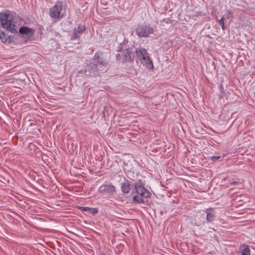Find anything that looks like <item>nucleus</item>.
Here are the masks:
<instances>
[{"label":"nucleus","mask_w":255,"mask_h":255,"mask_svg":"<svg viewBox=\"0 0 255 255\" xmlns=\"http://www.w3.org/2000/svg\"><path fill=\"white\" fill-rule=\"evenodd\" d=\"M136 54L138 59L148 69H152L153 65L149 57L148 56L146 50L143 48L137 49L135 51Z\"/></svg>","instance_id":"1"},{"label":"nucleus","mask_w":255,"mask_h":255,"mask_svg":"<svg viewBox=\"0 0 255 255\" xmlns=\"http://www.w3.org/2000/svg\"><path fill=\"white\" fill-rule=\"evenodd\" d=\"M0 20L3 28L11 33L17 32L16 22L13 17H0Z\"/></svg>","instance_id":"2"},{"label":"nucleus","mask_w":255,"mask_h":255,"mask_svg":"<svg viewBox=\"0 0 255 255\" xmlns=\"http://www.w3.org/2000/svg\"><path fill=\"white\" fill-rule=\"evenodd\" d=\"M50 16H64L66 14V8L61 1H57L50 9Z\"/></svg>","instance_id":"3"},{"label":"nucleus","mask_w":255,"mask_h":255,"mask_svg":"<svg viewBox=\"0 0 255 255\" xmlns=\"http://www.w3.org/2000/svg\"><path fill=\"white\" fill-rule=\"evenodd\" d=\"M153 32V28L145 25H139L136 29V34L139 37H147Z\"/></svg>","instance_id":"4"},{"label":"nucleus","mask_w":255,"mask_h":255,"mask_svg":"<svg viewBox=\"0 0 255 255\" xmlns=\"http://www.w3.org/2000/svg\"><path fill=\"white\" fill-rule=\"evenodd\" d=\"M99 191L103 194H113L116 192V187L112 184H105L100 187Z\"/></svg>","instance_id":"5"},{"label":"nucleus","mask_w":255,"mask_h":255,"mask_svg":"<svg viewBox=\"0 0 255 255\" xmlns=\"http://www.w3.org/2000/svg\"><path fill=\"white\" fill-rule=\"evenodd\" d=\"M134 187L136 192L141 197L148 198L150 196V193L141 185L136 183Z\"/></svg>","instance_id":"6"},{"label":"nucleus","mask_w":255,"mask_h":255,"mask_svg":"<svg viewBox=\"0 0 255 255\" xmlns=\"http://www.w3.org/2000/svg\"><path fill=\"white\" fill-rule=\"evenodd\" d=\"M19 32L21 34L25 35L27 38H29L34 34V30L25 26L20 27L19 29Z\"/></svg>","instance_id":"7"},{"label":"nucleus","mask_w":255,"mask_h":255,"mask_svg":"<svg viewBox=\"0 0 255 255\" xmlns=\"http://www.w3.org/2000/svg\"><path fill=\"white\" fill-rule=\"evenodd\" d=\"M238 255H250L249 246L247 245H242L239 248Z\"/></svg>","instance_id":"8"},{"label":"nucleus","mask_w":255,"mask_h":255,"mask_svg":"<svg viewBox=\"0 0 255 255\" xmlns=\"http://www.w3.org/2000/svg\"><path fill=\"white\" fill-rule=\"evenodd\" d=\"M97 68L95 65L93 64V66H88L86 68L85 73L86 75L92 76L96 74Z\"/></svg>","instance_id":"9"},{"label":"nucleus","mask_w":255,"mask_h":255,"mask_svg":"<svg viewBox=\"0 0 255 255\" xmlns=\"http://www.w3.org/2000/svg\"><path fill=\"white\" fill-rule=\"evenodd\" d=\"M123 60L124 61L130 60L131 59V52L128 49H124L122 51Z\"/></svg>","instance_id":"10"},{"label":"nucleus","mask_w":255,"mask_h":255,"mask_svg":"<svg viewBox=\"0 0 255 255\" xmlns=\"http://www.w3.org/2000/svg\"><path fill=\"white\" fill-rule=\"evenodd\" d=\"M0 38L3 43L10 42L12 40L11 36L7 35L4 32H2L0 34Z\"/></svg>","instance_id":"11"},{"label":"nucleus","mask_w":255,"mask_h":255,"mask_svg":"<svg viewBox=\"0 0 255 255\" xmlns=\"http://www.w3.org/2000/svg\"><path fill=\"white\" fill-rule=\"evenodd\" d=\"M207 213L206 220L208 222H212L214 218V214L213 213L212 209H208L206 211Z\"/></svg>","instance_id":"12"},{"label":"nucleus","mask_w":255,"mask_h":255,"mask_svg":"<svg viewBox=\"0 0 255 255\" xmlns=\"http://www.w3.org/2000/svg\"><path fill=\"white\" fill-rule=\"evenodd\" d=\"M122 189L123 192L125 193H129L130 190V186L129 182L127 181L125 182L122 186Z\"/></svg>","instance_id":"13"},{"label":"nucleus","mask_w":255,"mask_h":255,"mask_svg":"<svg viewBox=\"0 0 255 255\" xmlns=\"http://www.w3.org/2000/svg\"><path fill=\"white\" fill-rule=\"evenodd\" d=\"M0 16H13L11 12L8 10H6L4 11H2L0 12Z\"/></svg>","instance_id":"14"},{"label":"nucleus","mask_w":255,"mask_h":255,"mask_svg":"<svg viewBox=\"0 0 255 255\" xmlns=\"http://www.w3.org/2000/svg\"><path fill=\"white\" fill-rule=\"evenodd\" d=\"M133 200L134 202L137 203H141L143 202V200L138 196H135L133 197Z\"/></svg>","instance_id":"15"},{"label":"nucleus","mask_w":255,"mask_h":255,"mask_svg":"<svg viewBox=\"0 0 255 255\" xmlns=\"http://www.w3.org/2000/svg\"><path fill=\"white\" fill-rule=\"evenodd\" d=\"M85 29H86V28H85V25L80 24L78 27L77 31V32L80 33L84 32L85 30Z\"/></svg>","instance_id":"16"},{"label":"nucleus","mask_w":255,"mask_h":255,"mask_svg":"<svg viewBox=\"0 0 255 255\" xmlns=\"http://www.w3.org/2000/svg\"><path fill=\"white\" fill-rule=\"evenodd\" d=\"M225 19V18L222 17V18L219 20V23L221 25L223 30L225 29V27L224 26V21Z\"/></svg>","instance_id":"17"},{"label":"nucleus","mask_w":255,"mask_h":255,"mask_svg":"<svg viewBox=\"0 0 255 255\" xmlns=\"http://www.w3.org/2000/svg\"><path fill=\"white\" fill-rule=\"evenodd\" d=\"M95 58L96 59L97 62L99 63L100 64H104V61L102 59V58H101L100 56L95 55Z\"/></svg>","instance_id":"18"},{"label":"nucleus","mask_w":255,"mask_h":255,"mask_svg":"<svg viewBox=\"0 0 255 255\" xmlns=\"http://www.w3.org/2000/svg\"><path fill=\"white\" fill-rule=\"evenodd\" d=\"M89 211L92 214H94L98 212V210L96 208H90Z\"/></svg>","instance_id":"19"},{"label":"nucleus","mask_w":255,"mask_h":255,"mask_svg":"<svg viewBox=\"0 0 255 255\" xmlns=\"http://www.w3.org/2000/svg\"><path fill=\"white\" fill-rule=\"evenodd\" d=\"M79 209L83 211H89L90 210V208L86 207H80Z\"/></svg>","instance_id":"20"},{"label":"nucleus","mask_w":255,"mask_h":255,"mask_svg":"<svg viewBox=\"0 0 255 255\" xmlns=\"http://www.w3.org/2000/svg\"><path fill=\"white\" fill-rule=\"evenodd\" d=\"M204 217L203 216L202 220H201V221L200 222H195L194 224L197 226H199V225H201L202 223H203V220H204ZM195 221H196V219H195Z\"/></svg>","instance_id":"21"},{"label":"nucleus","mask_w":255,"mask_h":255,"mask_svg":"<svg viewBox=\"0 0 255 255\" xmlns=\"http://www.w3.org/2000/svg\"><path fill=\"white\" fill-rule=\"evenodd\" d=\"M78 37V34L76 33V32H74V33H73V36H72L71 39H72V40H74V39H77Z\"/></svg>","instance_id":"22"},{"label":"nucleus","mask_w":255,"mask_h":255,"mask_svg":"<svg viewBox=\"0 0 255 255\" xmlns=\"http://www.w3.org/2000/svg\"><path fill=\"white\" fill-rule=\"evenodd\" d=\"M220 156H214L212 157V159L213 160L215 161L216 160L220 159Z\"/></svg>","instance_id":"23"},{"label":"nucleus","mask_w":255,"mask_h":255,"mask_svg":"<svg viewBox=\"0 0 255 255\" xmlns=\"http://www.w3.org/2000/svg\"><path fill=\"white\" fill-rule=\"evenodd\" d=\"M238 183H239V182L235 181V182H231V184H232V185L236 184H238Z\"/></svg>","instance_id":"24"},{"label":"nucleus","mask_w":255,"mask_h":255,"mask_svg":"<svg viewBox=\"0 0 255 255\" xmlns=\"http://www.w3.org/2000/svg\"><path fill=\"white\" fill-rule=\"evenodd\" d=\"M103 255H106L104 254Z\"/></svg>","instance_id":"25"}]
</instances>
